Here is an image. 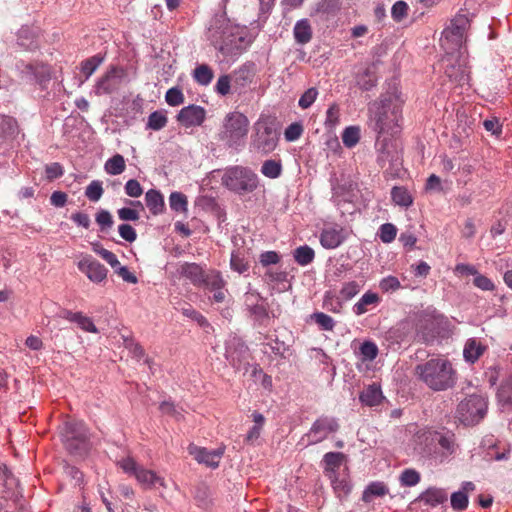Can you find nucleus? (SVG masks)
Masks as SVG:
<instances>
[{
  "instance_id": "59",
  "label": "nucleus",
  "mask_w": 512,
  "mask_h": 512,
  "mask_svg": "<svg viewBox=\"0 0 512 512\" xmlns=\"http://www.w3.org/2000/svg\"><path fill=\"white\" fill-rule=\"evenodd\" d=\"M468 495L464 491H456L451 495V507L456 511H463L468 506Z\"/></svg>"
},
{
  "instance_id": "24",
  "label": "nucleus",
  "mask_w": 512,
  "mask_h": 512,
  "mask_svg": "<svg viewBox=\"0 0 512 512\" xmlns=\"http://www.w3.org/2000/svg\"><path fill=\"white\" fill-rule=\"evenodd\" d=\"M180 274L189 279L194 285L201 286L204 281L205 272L203 268L196 263H184L179 268Z\"/></svg>"
},
{
  "instance_id": "62",
  "label": "nucleus",
  "mask_w": 512,
  "mask_h": 512,
  "mask_svg": "<svg viewBox=\"0 0 512 512\" xmlns=\"http://www.w3.org/2000/svg\"><path fill=\"white\" fill-rule=\"evenodd\" d=\"M165 100L170 106H179L184 102V94L178 87H172L166 92Z\"/></svg>"
},
{
  "instance_id": "52",
  "label": "nucleus",
  "mask_w": 512,
  "mask_h": 512,
  "mask_svg": "<svg viewBox=\"0 0 512 512\" xmlns=\"http://www.w3.org/2000/svg\"><path fill=\"white\" fill-rule=\"evenodd\" d=\"M361 286L357 281L346 282L339 291V298L342 301L351 300L360 292Z\"/></svg>"
},
{
  "instance_id": "55",
  "label": "nucleus",
  "mask_w": 512,
  "mask_h": 512,
  "mask_svg": "<svg viewBox=\"0 0 512 512\" xmlns=\"http://www.w3.org/2000/svg\"><path fill=\"white\" fill-rule=\"evenodd\" d=\"M102 182L93 180L85 190V196L92 202H97L103 195Z\"/></svg>"
},
{
  "instance_id": "29",
  "label": "nucleus",
  "mask_w": 512,
  "mask_h": 512,
  "mask_svg": "<svg viewBox=\"0 0 512 512\" xmlns=\"http://www.w3.org/2000/svg\"><path fill=\"white\" fill-rule=\"evenodd\" d=\"M379 295L372 291L365 292L357 303L353 306V312L357 315H363L368 311L369 306H376L380 303Z\"/></svg>"
},
{
  "instance_id": "46",
  "label": "nucleus",
  "mask_w": 512,
  "mask_h": 512,
  "mask_svg": "<svg viewBox=\"0 0 512 512\" xmlns=\"http://www.w3.org/2000/svg\"><path fill=\"white\" fill-rule=\"evenodd\" d=\"M169 205L175 212H186L188 206L186 195L177 191L172 192L169 196Z\"/></svg>"
},
{
  "instance_id": "60",
  "label": "nucleus",
  "mask_w": 512,
  "mask_h": 512,
  "mask_svg": "<svg viewBox=\"0 0 512 512\" xmlns=\"http://www.w3.org/2000/svg\"><path fill=\"white\" fill-rule=\"evenodd\" d=\"M358 84L362 90L369 91L377 84V78L370 68H367L360 76Z\"/></svg>"
},
{
  "instance_id": "19",
  "label": "nucleus",
  "mask_w": 512,
  "mask_h": 512,
  "mask_svg": "<svg viewBox=\"0 0 512 512\" xmlns=\"http://www.w3.org/2000/svg\"><path fill=\"white\" fill-rule=\"evenodd\" d=\"M464 31L452 23L442 32L441 45L447 51H454L462 46Z\"/></svg>"
},
{
  "instance_id": "44",
  "label": "nucleus",
  "mask_w": 512,
  "mask_h": 512,
  "mask_svg": "<svg viewBox=\"0 0 512 512\" xmlns=\"http://www.w3.org/2000/svg\"><path fill=\"white\" fill-rule=\"evenodd\" d=\"M103 60V56L96 54L81 62V72L85 75V80H87L96 71Z\"/></svg>"
},
{
  "instance_id": "10",
  "label": "nucleus",
  "mask_w": 512,
  "mask_h": 512,
  "mask_svg": "<svg viewBox=\"0 0 512 512\" xmlns=\"http://www.w3.org/2000/svg\"><path fill=\"white\" fill-rule=\"evenodd\" d=\"M225 358L236 371L248 372L250 352L245 342L237 335H230L225 342Z\"/></svg>"
},
{
  "instance_id": "41",
  "label": "nucleus",
  "mask_w": 512,
  "mask_h": 512,
  "mask_svg": "<svg viewBox=\"0 0 512 512\" xmlns=\"http://www.w3.org/2000/svg\"><path fill=\"white\" fill-rule=\"evenodd\" d=\"M392 201L399 206L409 207L413 203V199L405 187L394 186L391 190Z\"/></svg>"
},
{
  "instance_id": "5",
  "label": "nucleus",
  "mask_w": 512,
  "mask_h": 512,
  "mask_svg": "<svg viewBox=\"0 0 512 512\" xmlns=\"http://www.w3.org/2000/svg\"><path fill=\"white\" fill-rule=\"evenodd\" d=\"M248 127L249 120L244 114L237 111L228 113L218 133V139L227 148L238 151L245 145Z\"/></svg>"
},
{
  "instance_id": "30",
  "label": "nucleus",
  "mask_w": 512,
  "mask_h": 512,
  "mask_svg": "<svg viewBox=\"0 0 512 512\" xmlns=\"http://www.w3.org/2000/svg\"><path fill=\"white\" fill-rule=\"evenodd\" d=\"M312 28L308 19L297 21L293 28V35L296 43L305 45L312 39Z\"/></svg>"
},
{
  "instance_id": "37",
  "label": "nucleus",
  "mask_w": 512,
  "mask_h": 512,
  "mask_svg": "<svg viewBox=\"0 0 512 512\" xmlns=\"http://www.w3.org/2000/svg\"><path fill=\"white\" fill-rule=\"evenodd\" d=\"M168 123V118L165 110H156L148 116L146 129L159 131L163 129Z\"/></svg>"
},
{
  "instance_id": "12",
  "label": "nucleus",
  "mask_w": 512,
  "mask_h": 512,
  "mask_svg": "<svg viewBox=\"0 0 512 512\" xmlns=\"http://www.w3.org/2000/svg\"><path fill=\"white\" fill-rule=\"evenodd\" d=\"M16 69L22 80L38 84L41 88H46L51 79L50 69L43 63H27L21 60L16 63Z\"/></svg>"
},
{
  "instance_id": "28",
  "label": "nucleus",
  "mask_w": 512,
  "mask_h": 512,
  "mask_svg": "<svg viewBox=\"0 0 512 512\" xmlns=\"http://www.w3.org/2000/svg\"><path fill=\"white\" fill-rule=\"evenodd\" d=\"M64 318L70 322L76 323L82 330L90 333H98V329L90 317L83 315L81 312L65 311Z\"/></svg>"
},
{
  "instance_id": "32",
  "label": "nucleus",
  "mask_w": 512,
  "mask_h": 512,
  "mask_svg": "<svg viewBox=\"0 0 512 512\" xmlns=\"http://www.w3.org/2000/svg\"><path fill=\"white\" fill-rule=\"evenodd\" d=\"M331 482L333 490L339 499H342L351 492L352 484L347 473L335 476V479L328 478Z\"/></svg>"
},
{
  "instance_id": "27",
  "label": "nucleus",
  "mask_w": 512,
  "mask_h": 512,
  "mask_svg": "<svg viewBox=\"0 0 512 512\" xmlns=\"http://www.w3.org/2000/svg\"><path fill=\"white\" fill-rule=\"evenodd\" d=\"M145 202L149 211L153 215H159L165 211L164 197L159 190H148L145 194Z\"/></svg>"
},
{
  "instance_id": "31",
  "label": "nucleus",
  "mask_w": 512,
  "mask_h": 512,
  "mask_svg": "<svg viewBox=\"0 0 512 512\" xmlns=\"http://www.w3.org/2000/svg\"><path fill=\"white\" fill-rule=\"evenodd\" d=\"M341 7L340 0H321L317 3L315 13L328 20L337 15Z\"/></svg>"
},
{
  "instance_id": "4",
  "label": "nucleus",
  "mask_w": 512,
  "mask_h": 512,
  "mask_svg": "<svg viewBox=\"0 0 512 512\" xmlns=\"http://www.w3.org/2000/svg\"><path fill=\"white\" fill-rule=\"evenodd\" d=\"M221 184L229 191L243 196L253 193L259 186L258 175L249 167L235 165L224 170Z\"/></svg>"
},
{
  "instance_id": "42",
  "label": "nucleus",
  "mask_w": 512,
  "mask_h": 512,
  "mask_svg": "<svg viewBox=\"0 0 512 512\" xmlns=\"http://www.w3.org/2000/svg\"><path fill=\"white\" fill-rule=\"evenodd\" d=\"M125 168V159L121 154H115L104 165V169L109 175H119L124 172Z\"/></svg>"
},
{
  "instance_id": "49",
  "label": "nucleus",
  "mask_w": 512,
  "mask_h": 512,
  "mask_svg": "<svg viewBox=\"0 0 512 512\" xmlns=\"http://www.w3.org/2000/svg\"><path fill=\"white\" fill-rule=\"evenodd\" d=\"M96 223L99 225L100 232L109 231L114 224L113 217L108 210L100 209L95 215Z\"/></svg>"
},
{
  "instance_id": "15",
  "label": "nucleus",
  "mask_w": 512,
  "mask_h": 512,
  "mask_svg": "<svg viewBox=\"0 0 512 512\" xmlns=\"http://www.w3.org/2000/svg\"><path fill=\"white\" fill-rule=\"evenodd\" d=\"M188 450L198 463L205 464L207 467L215 469L219 466L220 460L225 452V447L208 450L203 447L190 445Z\"/></svg>"
},
{
  "instance_id": "40",
  "label": "nucleus",
  "mask_w": 512,
  "mask_h": 512,
  "mask_svg": "<svg viewBox=\"0 0 512 512\" xmlns=\"http://www.w3.org/2000/svg\"><path fill=\"white\" fill-rule=\"evenodd\" d=\"M293 257L297 264L301 266H306L313 262L315 258V252L310 246L303 245L297 247L294 250Z\"/></svg>"
},
{
  "instance_id": "47",
  "label": "nucleus",
  "mask_w": 512,
  "mask_h": 512,
  "mask_svg": "<svg viewBox=\"0 0 512 512\" xmlns=\"http://www.w3.org/2000/svg\"><path fill=\"white\" fill-rule=\"evenodd\" d=\"M360 140V129L357 126L346 127L342 133L343 144L347 148L354 147Z\"/></svg>"
},
{
  "instance_id": "18",
  "label": "nucleus",
  "mask_w": 512,
  "mask_h": 512,
  "mask_svg": "<svg viewBox=\"0 0 512 512\" xmlns=\"http://www.w3.org/2000/svg\"><path fill=\"white\" fill-rule=\"evenodd\" d=\"M40 29L34 26H22L17 32V45L27 51H35L40 47Z\"/></svg>"
},
{
  "instance_id": "57",
  "label": "nucleus",
  "mask_w": 512,
  "mask_h": 512,
  "mask_svg": "<svg viewBox=\"0 0 512 512\" xmlns=\"http://www.w3.org/2000/svg\"><path fill=\"white\" fill-rule=\"evenodd\" d=\"M379 288L384 293L395 292L401 288V283L397 277L389 275L380 280Z\"/></svg>"
},
{
  "instance_id": "9",
  "label": "nucleus",
  "mask_w": 512,
  "mask_h": 512,
  "mask_svg": "<svg viewBox=\"0 0 512 512\" xmlns=\"http://www.w3.org/2000/svg\"><path fill=\"white\" fill-rule=\"evenodd\" d=\"M279 133L275 126L267 120H259L254 125L251 146L261 154L267 155L275 150Z\"/></svg>"
},
{
  "instance_id": "61",
  "label": "nucleus",
  "mask_w": 512,
  "mask_h": 512,
  "mask_svg": "<svg viewBox=\"0 0 512 512\" xmlns=\"http://www.w3.org/2000/svg\"><path fill=\"white\" fill-rule=\"evenodd\" d=\"M318 90L315 87L307 89L299 98L298 105L302 109H308L312 106L318 96Z\"/></svg>"
},
{
  "instance_id": "16",
  "label": "nucleus",
  "mask_w": 512,
  "mask_h": 512,
  "mask_svg": "<svg viewBox=\"0 0 512 512\" xmlns=\"http://www.w3.org/2000/svg\"><path fill=\"white\" fill-rule=\"evenodd\" d=\"M78 268L94 283H101L104 281L108 273V269L91 256L84 257L80 260Z\"/></svg>"
},
{
  "instance_id": "51",
  "label": "nucleus",
  "mask_w": 512,
  "mask_h": 512,
  "mask_svg": "<svg viewBox=\"0 0 512 512\" xmlns=\"http://www.w3.org/2000/svg\"><path fill=\"white\" fill-rule=\"evenodd\" d=\"M230 267L233 271L243 274L249 269V263L241 256L239 251H233L230 258Z\"/></svg>"
},
{
  "instance_id": "20",
  "label": "nucleus",
  "mask_w": 512,
  "mask_h": 512,
  "mask_svg": "<svg viewBox=\"0 0 512 512\" xmlns=\"http://www.w3.org/2000/svg\"><path fill=\"white\" fill-rule=\"evenodd\" d=\"M347 456L342 452H327L322 459L324 474L327 478L335 479L339 475V469Z\"/></svg>"
},
{
  "instance_id": "63",
  "label": "nucleus",
  "mask_w": 512,
  "mask_h": 512,
  "mask_svg": "<svg viewBox=\"0 0 512 512\" xmlns=\"http://www.w3.org/2000/svg\"><path fill=\"white\" fill-rule=\"evenodd\" d=\"M408 9V4L405 1L399 0L393 4L391 16L395 21L400 22L407 16Z\"/></svg>"
},
{
  "instance_id": "6",
  "label": "nucleus",
  "mask_w": 512,
  "mask_h": 512,
  "mask_svg": "<svg viewBox=\"0 0 512 512\" xmlns=\"http://www.w3.org/2000/svg\"><path fill=\"white\" fill-rule=\"evenodd\" d=\"M66 450L75 456H86L91 449L89 429L82 421H66L61 430Z\"/></svg>"
},
{
  "instance_id": "43",
  "label": "nucleus",
  "mask_w": 512,
  "mask_h": 512,
  "mask_svg": "<svg viewBox=\"0 0 512 512\" xmlns=\"http://www.w3.org/2000/svg\"><path fill=\"white\" fill-rule=\"evenodd\" d=\"M0 134L3 137H14L18 134V123L11 116H2L0 118Z\"/></svg>"
},
{
  "instance_id": "39",
  "label": "nucleus",
  "mask_w": 512,
  "mask_h": 512,
  "mask_svg": "<svg viewBox=\"0 0 512 512\" xmlns=\"http://www.w3.org/2000/svg\"><path fill=\"white\" fill-rule=\"evenodd\" d=\"M250 316L253 318L255 325L267 326L269 321V312L267 305L262 302L259 305H253L248 309Z\"/></svg>"
},
{
  "instance_id": "64",
  "label": "nucleus",
  "mask_w": 512,
  "mask_h": 512,
  "mask_svg": "<svg viewBox=\"0 0 512 512\" xmlns=\"http://www.w3.org/2000/svg\"><path fill=\"white\" fill-rule=\"evenodd\" d=\"M231 88V78L229 75H221L215 85V92L221 96L229 94Z\"/></svg>"
},
{
  "instance_id": "14",
  "label": "nucleus",
  "mask_w": 512,
  "mask_h": 512,
  "mask_svg": "<svg viewBox=\"0 0 512 512\" xmlns=\"http://www.w3.org/2000/svg\"><path fill=\"white\" fill-rule=\"evenodd\" d=\"M125 76L122 68L111 67L101 78L98 79L94 86L96 95L112 94L118 90Z\"/></svg>"
},
{
  "instance_id": "22",
  "label": "nucleus",
  "mask_w": 512,
  "mask_h": 512,
  "mask_svg": "<svg viewBox=\"0 0 512 512\" xmlns=\"http://www.w3.org/2000/svg\"><path fill=\"white\" fill-rule=\"evenodd\" d=\"M487 346L476 338H469L463 349V357L466 362L474 364L486 351Z\"/></svg>"
},
{
  "instance_id": "7",
  "label": "nucleus",
  "mask_w": 512,
  "mask_h": 512,
  "mask_svg": "<svg viewBox=\"0 0 512 512\" xmlns=\"http://www.w3.org/2000/svg\"><path fill=\"white\" fill-rule=\"evenodd\" d=\"M425 441L423 453L438 463H443L456 452L455 435L451 432L429 431L422 435Z\"/></svg>"
},
{
  "instance_id": "36",
  "label": "nucleus",
  "mask_w": 512,
  "mask_h": 512,
  "mask_svg": "<svg viewBox=\"0 0 512 512\" xmlns=\"http://www.w3.org/2000/svg\"><path fill=\"white\" fill-rule=\"evenodd\" d=\"M193 498L196 501L197 506L204 509L208 508L211 503V492L208 485L205 483H199L195 486Z\"/></svg>"
},
{
  "instance_id": "35",
  "label": "nucleus",
  "mask_w": 512,
  "mask_h": 512,
  "mask_svg": "<svg viewBox=\"0 0 512 512\" xmlns=\"http://www.w3.org/2000/svg\"><path fill=\"white\" fill-rule=\"evenodd\" d=\"M261 173L270 179L279 178L283 172V166L280 159H268L262 163Z\"/></svg>"
},
{
  "instance_id": "58",
  "label": "nucleus",
  "mask_w": 512,
  "mask_h": 512,
  "mask_svg": "<svg viewBox=\"0 0 512 512\" xmlns=\"http://www.w3.org/2000/svg\"><path fill=\"white\" fill-rule=\"evenodd\" d=\"M360 353L364 361H372L378 355V347L372 341H364L360 346Z\"/></svg>"
},
{
  "instance_id": "33",
  "label": "nucleus",
  "mask_w": 512,
  "mask_h": 512,
  "mask_svg": "<svg viewBox=\"0 0 512 512\" xmlns=\"http://www.w3.org/2000/svg\"><path fill=\"white\" fill-rule=\"evenodd\" d=\"M137 481L145 488L155 487L157 484L165 486L164 479L158 476L154 471L141 467L136 474Z\"/></svg>"
},
{
  "instance_id": "50",
  "label": "nucleus",
  "mask_w": 512,
  "mask_h": 512,
  "mask_svg": "<svg viewBox=\"0 0 512 512\" xmlns=\"http://www.w3.org/2000/svg\"><path fill=\"white\" fill-rule=\"evenodd\" d=\"M399 479L401 486L412 487L420 482L421 476L415 469L408 468L401 472Z\"/></svg>"
},
{
  "instance_id": "8",
  "label": "nucleus",
  "mask_w": 512,
  "mask_h": 512,
  "mask_svg": "<svg viewBox=\"0 0 512 512\" xmlns=\"http://www.w3.org/2000/svg\"><path fill=\"white\" fill-rule=\"evenodd\" d=\"M487 409L486 397L473 393L458 404L456 415L463 425L474 426L484 419Z\"/></svg>"
},
{
  "instance_id": "2",
  "label": "nucleus",
  "mask_w": 512,
  "mask_h": 512,
  "mask_svg": "<svg viewBox=\"0 0 512 512\" xmlns=\"http://www.w3.org/2000/svg\"><path fill=\"white\" fill-rule=\"evenodd\" d=\"M415 375L429 389L436 392L454 387L457 381V372L451 361L439 356L417 364Z\"/></svg>"
},
{
  "instance_id": "34",
  "label": "nucleus",
  "mask_w": 512,
  "mask_h": 512,
  "mask_svg": "<svg viewBox=\"0 0 512 512\" xmlns=\"http://www.w3.org/2000/svg\"><path fill=\"white\" fill-rule=\"evenodd\" d=\"M389 489L384 482H371L364 490L362 500L366 503L371 502L374 497H382L388 494Z\"/></svg>"
},
{
  "instance_id": "21",
  "label": "nucleus",
  "mask_w": 512,
  "mask_h": 512,
  "mask_svg": "<svg viewBox=\"0 0 512 512\" xmlns=\"http://www.w3.org/2000/svg\"><path fill=\"white\" fill-rule=\"evenodd\" d=\"M359 400L362 405L368 407H375L382 403L384 396L381 387L375 383L368 385L359 394Z\"/></svg>"
},
{
  "instance_id": "54",
  "label": "nucleus",
  "mask_w": 512,
  "mask_h": 512,
  "mask_svg": "<svg viewBox=\"0 0 512 512\" xmlns=\"http://www.w3.org/2000/svg\"><path fill=\"white\" fill-rule=\"evenodd\" d=\"M389 162L391 166H398L399 158L396 155H391L390 151L387 149L385 144H382L381 148L379 149L378 156H377V163L384 167L385 164Z\"/></svg>"
},
{
  "instance_id": "25",
  "label": "nucleus",
  "mask_w": 512,
  "mask_h": 512,
  "mask_svg": "<svg viewBox=\"0 0 512 512\" xmlns=\"http://www.w3.org/2000/svg\"><path fill=\"white\" fill-rule=\"evenodd\" d=\"M497 399L503 411H512V376L501 382L497 391Z\"/></svg>"
},
{
  "instance_id": "45",
  "label": "nucleus",
  "mask_w": 512,
  "mask_h": 512,
  "mask_svg": "<svg viewBox=\"0 0 512 512\" xmlns=\"http://www.w3.org/2000/svg\"><path fill=\"white\" fill-rule=\"evenodd\" d=\"M92 250L105 260L114 270L120 265L117 256L113 252L103 248L99 242L92 243Z\"/></svg>"
},
{
  "instance_id": "56",
  "label": "nucleus",
  "mask_w": 512,
  "mask_h": 512,
  "mask_svg": "<svg viewBox=\"0 0 512 512\" xmlns=\"http://www.w3.org/2000/svg\"><path fill=\"white\" fill-rule=\"evenodd\" d=\"M379 238L383 243H391L397 235V228L392 223H384L379 228Z\"/></svg>"
},
{
  "instance_id": "3",
  "label": "nucleus",
  "mask_w": 512,
  "mask_h": 512,
  "mask_svg": "<svg viewBox=\"0 0 512 512\" xmlns=\"http://www.w3.org/2000/svg\"><path fill=\"white\" fill-rule=\"evenodd\" d=\"M369 111L373 114V129L378 135L394 133V128L399 126L401 104L396 93L382 95L379 102H374L370 106Z\"/></svg>"
},
{
  "instance_id": "23",
  "label": "nucleus",
  "mask_w": 512,
  "mask_h": 512,
  "mask_svg": "<svg viewBox=\"0 0 512 512\" xmlns=\"http://www.w3.org/2000/svg\"><path fill=\"white\" fill-rule=\"evenodd\" d=\"M345 237L342 229L326 228L320 234V243L326 249H335L340 246Z\"/></svg>"
},
{
  "instance_id": "11",
  "label": "nucleus",
  "mask_w": 512,
  "mask_h": 512,
  "mask_svg": "<svg viewBox=\"0 0 512 512\" xmlns=\"http://www.w3.org/2000/svg\"><path fill=\"white\" fill-rule=\"evenodd\" d=\"M339 428L340 424L336 417L323 415L314 421L310 430L302 436L299 444L309 446L320 443L330 433L337 432Z\"/></svg>"
},
{
  "instance_id": "1",
  "label": "nucleus",
  "mask_w": 512,
  "mask_h": 512,
  "mask_svg": "<svg viewBox=\"0 0 512 512\" xmlns=\"http://www.w3.org/2000/svg\"><path fill=\"white\" fill-rule=\"evenodd\" d=\"M206 38L224 59H236L251 43L245 28L233 24L224 12L211 18Z\"/></svg>"
},
{
  "instance_id": "17",
  "label": "nucleus",
  "mask_w": 512,
  "mask_h": 512,
  "mask_svg": "<svg viewBox=\"0 0 512 512\" xmlns=\"http://www.w3.org/2000/svg\"><path fill=\"white\" fill-rule=\"evenodd\" d=\"M176 118L185 127L200 126L206 118V111L201 106L191 104L183 107Z\"/></svg>"
},
{
  "instance_id": "13",
  "label": "nucleus",
  "mask_w": 512,
  "mask_h": 512,
  "mask_svg": "<svg viewBox=\"0 0 512 512\" xmlns=\"http://www.w3.org/2000/svg\"><path fill=\"white\" fill-rule=\"evenodd\" d=\"M438 316L423 311L418 314L415 324L416 338L418 341L432 343L439 335Z\"/></svg>"
},
{
  "instance_id": "26",
  "label": "nucleus",
  "mask_w": 512,
  "mask_h": 512,
  "mask_svg": "<svg viewBox=\"0 0 512 512\" xmlns=\"http://www.w3.org/2000/svg\"><path fill=\"white\" fill-rule=\"evenodd\" d=\"M448 499L447 492L442 488L430 487L422 492L417 500L423 501L426 505L435 507L443 504Z\"/></svg>"
},
{
  "instance_id": "53",
  "label": "nucleus",
  "mask_w": 512,
  "mask_h": 512,
  "mask_svg": "<svg viewBox=\"0 0 512 512\" xmlns=\"http://www.w3.org/2000/svg\"><path fill=\"white\" fill-rule=\"evenodd\" d=\"M311 319L320 327V329L325 331H332L335 326L334 319L323 313V312H315L311 315Z\"/></svg>"
},
{
  "instance_id": "38",
  "label": "nucleus",
  "mask_w": 512,
  "mask_h": 512,
  "mask_svg": "<svg viewBox=\"0 0 512 512\" xmlns=\"http://www.w3.org/2000/svg\"><path fill=\"white\" fill-rule=\"evenodd\" d=\"M213 77L214 72L207 64H200L193 70V78L201 86L209 85Z\"/></svg>"
},
{
  "instance_id": "48",
  "label": "nucleus",
  "mask_w": 512,
  "mask_h": 512,
  "mask_svg": "<svg viewBox=\"0 0 512 512\" xmlns=\"http://www.w3.org/2000/svg\"><path fill=\"white\" fill-rule=\"evenodd\" d=\"M202 285L212 291L224 288L225 281L223 280L219 271H211L205 275Z\"/></svg>"
}]
</instances>
